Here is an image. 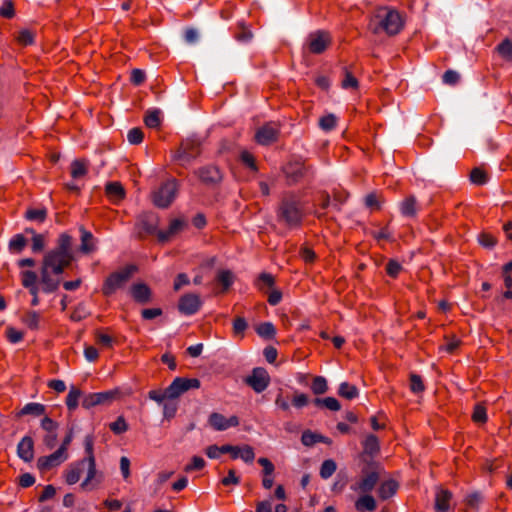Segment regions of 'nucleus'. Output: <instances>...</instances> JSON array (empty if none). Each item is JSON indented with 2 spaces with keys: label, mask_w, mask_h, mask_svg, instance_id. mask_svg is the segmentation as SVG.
<instances>
[{
  "label": "nucleus",
  "mask_w": 512,
  "mask_h": 512,
  "mask_svg": "<svg viewBox=\"0 0 512 512\" xmlns=\"http://www.w3.org/2000/svg\"><path fill=\"white\" fill-rule=\"evenodd\" d=\"M470 181L476 185H483L487 182V174L484 170L476 167L470 173Z\"/></svg>",
  "instance_id": "56"
},
{
  "label": "nucleus",
  "mask_w": 512,
  "mask_h": 512,
  "mask_svg": "<svg viewBox=\"0 0 512 512\" xmlns=\"http://www.w3.org/2000/svg\"><path fill=\"white\" fill-rule=\"evenodd\" d=\"M410 390L413 393H422L425 390V385L423 383L422 377L418 374L411 373L410 374Z\"/></svg>",
  "instance_id": "53"
},
{
  "label": "nucleus",
  "mask_w": 512,
  "mask_h": 512,
  "mask_svg": "<svg viewBox=\"0 0 512 512\" xmlns=\"http://www.w3.org/2000/svg\"><path fill=\"white\" fill-rule=\"evenodd\" d=\"M337 465L334 460H325L320 467V476L323 479L330 478L336 471Z\"/></svg>",
  "instance_id": "46"
},
{
  "label": "nucleus",
  "mask_w": 512,
  "mask_h": 512,
  "mask_svg": "<svg viewBox=\"0 0 512 512\" xmlns=\"http://www.w3.org/2000/svg\"><path fill=\"white\" fill-rule=\"evenodd\" d=\"M246 382L255 392L261 393L268 387L270 377L264 368H255Z\"/></svg>",
  "instance_id": "14"
},
{
  "label": "nucleus",
  "mask_w": 512,
  "mask_h": 512,
  "mask_svg": "<svg viewBox=\"0 0 512 512\" xmlns=\"http://www.w3.org/2000/svg\"><path fill=\"white\" fill-rule=\"evenodd\" d=\"M51 270L43 267L41 268V284L42 290L45 293H52L56 291L59 287L60 280L53 279L50 275Z\"/></svg>",
  "instance_id": "26"
},
{
  "label": "nucleus",
  "mask_w": 512,
  "mask_h": 512,
  "mask_svg": "<svg viewBox=\"0 0 512 512\" xmlns=\"http://www.w3.org/2000/svg\"><path fill=\"white\" fill-rule=\"evenodd\" d=\"M341 86L343 89H357L359 86L358 80L347 68H344V78Z\"/></svg>",
  "instance_id": "50"
},
{
  "label": "nucleus",
  "mask_w": 512,
  "mask_h": 512,
  "mask_svg": "<svg viewBox=\"0 0 512 512\" xmlns=\"http://www.w3.org/2000/svg\"><path fill=\"white\" fill-rule=\"evenodd\" d=\"M85 465L86 460H80L69 466L65 472V480L69 485L76 484L80 480Z\"/></svg>",
  "instance_id": "25"
},
{
  "label": "nucleus",
  "mask_w": 512,
  "mask_h": 512,
  "mask_svg": "<svg viewBox=\"0 0 512 512\" xmlns=\"http://www.w3.org/2000/svg\"><path fill=\"white\" fill-rule=\"evenodd\" d=\"M375 19L378 20L377 24L370 27L374 34H378L380 30L384 31L388 36L397 35L404 27V21L401 14L390 8H380L375 15Z\"/></svg>",
  "instance_id": "3"
},
{
  "label": "nucleus",
  "mask_w": 512,
  "mask_h": 512,
  "mask_svg": "<svg viewBox=\"0 0 512 512\" xmlns=\"http://www.w3.org/2000/svg\"><path fill=\"white\" fill-rule=\"evenodd\" d=\"M185 226V223L181 219H173L167 230L165 231H158L157 232V238L160 242L164 243L169 241L172 237L177 235L179 232L182 231L183 227Z\"/></svg>",
  "instance_id": "22"
},
{
  "label": "nucleus",
  "mask_w": 512,
  "mask_h": 512,
  "mask_svg": "<svg viewBox=\"0 0 512 512\" xmlns=\"http://www.w3.org/2000/svg\"><path fill=\"white\" fill-rule=\"evenodd\" d=\"M206 465L205 460L199 456H193L191 462L184 468L185 472L202 470Z\"/></svg>",
  "instance_id": "60"
},
{
  "label": "nucleus",
  "mask_w": 512,
  "mask_h": 512,
  "mask_svg": "<svg viewBox=\"0 0 512 512\" xmlns=\"http://www.w3.org/2000/svg\"><path fill=\"white\" fill-rule=\"evenodd\" d=\"M257 334L265 339H271L276 334V329L271 322H263L256 327Z\"/></svg>",
  "instance_id": "42"
},
{
  "label": "nucleus",
  "mask_w": 512,
  "mask_h": 512,
  "mask_svg": "<svg viewBox=\"0 0 512 512\" xmlns=\"http://www.w3.org/2000/svg\"><path fill=\"white\" fill-rule=\"evenodd\" d=\"M332 44L329 32L318 30L308 36L307 46L312 54H322Z\"/></svg>",
  "instance_id": "9"
},
{
  "label": "nucleus",
  "mask_w": 512,
  "mask_h": 512,
  "mask_svg": "<svg viewBox=\"0 0 512 512\" xmlns=\"http://www.w3.org/2000/svg\"><path fill=\"white\" fill-rule=\"evenodd\" d=\"M34 38H35L34 33L28 29L21 30L16 37L18 43L23 46L33 44Z\"/></svg>",
  "instance_id": "58"
},
{
  "label": "nucleus",
  "mask_w": 512,
  "mask_h": 512,
  "mask_svg": "<svg viewBox=\"0 0 512 512\" xmlns=\"http://www.w3.org/2000/svg\"><path fill=\"white\" fill-rule=\"evenodd\" d=\"M194 174L198 177L202 184L215 187L222 181V173L220 169L215 165H206L200 167L194 171Z\"/></svg>",
  "instance_id": "10"
},
{
  "label": "nucleus",
  "mask_w": 512,
  "mask_h": 512,
  "mask_svg": "<svg viewBox=\"0 0 512 512\" xmlns=\"http://www.w3.org/2000/svg\"><path fill=\"white\" fill-rule=\"evenodd\" d=\"M88 466L86 479L81 483V488L85 490L95 489L103 479L101 473L96 470V462H86Z\"/></svg>",
  "instance_id": "19"
},
{
  "label": "nucleus",
  "mask_w": 512,
  "mask_h": 512,
  "mask_svg": "<svg viewBox=\"0 0 512 512\" xmlns=\"http://www.w3.org/2000/svg\"><path fill=\"white\" fill-rule=\"evenodd\" d=\"M419 211V204L414 195H409L400 203V212L404 217L415 218Z\"/></svg>",
  "instance_id": "23"
},
{
  "label": "nucleus",
  "mask_w": 512,
  "mask_h": 512,
  "mask_svg": "<svg viewBox=\"0 0 512 512\" xmlns=\"http://www.w3.org/2000/svg\"><path fill=\"white\" fill-rule=\"evenodd\" d=\"M339 396L352 400L359 395V390L355 385L348 382H342L338 389Z\"/></svg>",
  "instance_id": "34"
},
{
  "label": "nucleus",
  "mask_w": 512,
  "mask_h": 512,
  "mask_svg": "<svg viewBox=\"0 0 512 512\" xmlns=\"http://www.w3.org/2000/svg\"><path fill=\"white\" fill-rule=\"evenodd\" d=\"M314 404L318 407H325L331 411H339L341 409L339 401L334 397L316 398Z\"/></svg>",
  "instance_id": "38"
},
{
  "label": "nucleus",
  "mask_w": 512,
  "mask_h": 512,
  "mask_svg": "<svg viewBox=\"0 0 512 512\" xmlns=\"http://www.w3.org/2000/svg\"><path fill=\"white\" fill-rule=\"evenodd\" d=\"M398 490V483L395 480L384 481L379 489L378 495L382 500L392 497Z\"/></svg>",
  "instance_id": "30"
},
{
  "label": "nucleus",
  "mask_w": 512,
  "mask_h": 512,
  "mask_svg": "<svg viewBox=\"0 0 512 512\" xmlns=\"http://www.w3.org/2000/svg\"><path fill=\"white\" fill-rule=\"evenodd\" d=\"M27 240L22 234H16L9 241V250L14 253H20L26 247Z\"/></svg>",
  "instance_id": "44"
},
{
  "label": "nucleus",
  "mask_w": 512,
  "mask_h": 512,
  "mask_svg": "<svg viewBox=\"0 0 512 512\" xmlns=\"http://www.w3.org/2000/svg\"><path fill=\"white\" fill-rule=\"evenodd\" d=\"M378 481L379 474L376 471L363 472L361 479L355 486H352V489L368 494L374 489Z\"/></svg>",
  "instance_id": "17"
},
{
  "label": "nucleus",
  "mask_w": 512,
  "mask_h": 512,
  "mask_svg": "<svg viewBox=\"0 0 512 512\" xmlns=\"http://www.w3.org/2000/svg\"><path fill=\"white\" fill-rule=\"evenodd\" d=\"M25 218L30 221L44 222L47 218L46 208H30L25 212Z\"/></svg>",
  "instance_id": "41"
},
{
  "label": "nucleus",
  "mask_w": 512,
  "mask_h": 512,
  "mask_svg": "<svg viewBox=\"0 0 512 512\" xmlns=\"http://www.w3.org/2000/svg\"><path fill=\"white\" fill-rule=\"evenodd\" d=\"M308 171L309 167L305 166L304 163L299 161L290 162L284 168V173L290 183L298 182L308 173Z\"/></svg>",
  "instance_id": "18"
},
{
  "label": "nucleus",
  "mask_w": 512,
  "mask_h": 512,
  "mask_svg": "<svg viewBox=\"0 0 512 512\" xmlns=\"http://www.w3.org/2000/svg\"><path fill=\"white\" fill-rule=\"evenodd\" d=\"M230 449L231 448L226 447V445L221 447L217 445H210L206 448L205 453L210 459H217L221 454L226 453V451H229Z\"/></svg>",
  "instance_id": "59"
},
{
  "label": "nucleus",
  "mask_w": 512,
  "mask_h": 512,
  "mask_svg": "<svg viewBox=\"0 0 512 512\" xmlns=\"http://www.w3.org/2000/svg\"><path fill=\"white\" fill-rule=\"evenodd\" d=\"M40 320L41 316L36 311H27L21 317V321L25 324L30 330H38L40 328Z\"/></svg>",
  "instance_id": "32"
},
{
  "label": "nucleus",
  "mask_w": 512,
  "mask_h": 512,
  "mask_svg": "<svg viewBox=\"0 0 512 512\" xmlns=\"http://www.w3.org/2000/svg\"><path fill=\"white\" fill-rule=\"evenodd\" d=\"M84 449L86 457L83 460H86V462H95L94 437L92 435L85 436Z\"/></svg>",
  "instance_id": "51"
},
{
  "label": "nucleus",
  "mask_w": 512,
  "mask_h": 512,
  "mask_svg": "<svg viewBox=\"0 0 512 512\" xmlns=\"http://www.w3.org/2000/svg\"><path fill=\"white\" fill-rule=\"evenodd\" d=\"M95 341L98 345L105 348H111L114 342L111 336H109L108 334H104L101 331L95 332Z\"/></svg>",
  "instance_id": "63"
},
{
  "label": "nucleus",
  "mask_w": 512,
  "mask_h": 512,
  "mask_svg": "<svg viewBox=\"0 0 512 512\" xmlns=\"http://www.w3.org/2000/svg\"><path fill=\"white\" fill-rule=\"evenodd\" d=\"M81 395L82 393L78 388L74 386L71 387L66 397V405L69 411H74L78 407Z\"/></svg>",
  "instance_id": "40"
},
{
  "label": "nucleus",
  "mask_w": 512,
  "mask_h": 512,
  "mask_svg": "<svg viewBox=\"0 0 512 512\" xmlns=\"http://www.w3.org/2000/svg\"><path fill=\"white\" fill-rule=\"evenodd\" d=\"M17 454L25 462H31L34 458V442L30 436H25L17 445Z\"/></svg>",
  "instance_id": "21"
},
{
  "label": "nucleus",
  "mask_w": 512,
  "mask_h": 512,
  "mask_svg": "<svg viewBox=\"0 0 512 512\" xmlns=\"http://www.w3.org/2000/svg\"><path fill=\"white\" fill-rule=\"evenodd\" d=\"M144 122L149 128H157L161 122L159 110L148 111L145 115Z\"/></svg>",
  "instance_id": "54"
},
{
  "label": "nucleus",
  "mask_w": 512,
  "mask_h": 512,
  "mask_svg": "<svg viewBox=\"0 0 512 512\" xmlns=\"http://www.w3.org/2000/svg\"><path fill=\"white\" fill-rule=\"evenodd\" d=\"M279 127L270 122L260 127L255 133V141L260 145H270L277 141L279 137Z\"/></svg>",
  "instance_id": "12"
},
{
  "label": "nucleus",
  "mask_w": 512,
  "mask_h": 512,
  "mask_svg": "<svg viewBox=\"0 0 512 512\" xmlns=\"http://www.w3.org/2000/svg\"><path fill=\"white\" fill-rule=\"evenodd\" d=\"M68 458V454H63L60 450H56L48 456H42L37 460V467L40 471H48L53 467L59 466Z\"/></svg>",
  "instance_id": "16"
},
{
  "label": "nucleus",
  "mask_w": 512,
  "mask_h": 512,
  "mask_svg": "<svg viewBox=\"0 0 512 512\" xmlns=\"http://www.w3.org/2000/svg\"><path fill=\"white\" fill-rule=\"evenodd\" d=\"M159 218L153 212H143L136 219V229L138 236L144 238L148 235H157Z\"/></svg>",
  "instance_id": "7"
},
{
  "label": "nucleus",
  "mask_w": 512,
  "mask_h": 512,
  "mask_svg": "<svg viewBox=\"0 0 512 512\" xmlns=\"http://www.w3.org/2000/svg\"><path fill=\"white\" fill-rule=\"evenodd\" d=\"M306 217V209L301 198L288 191L281 195L276 208L277 222L289 230L300 229Z\"/></svg>",
  "instance_id": "1"
},
{
  "label": "nucleus",
  "mask_w": 512,
  "mask_h": 512,
  "mask_svg": "<svg viewBox=\"0 0 512 512\" xmlns=\"http://www.w3.org/2000/svg\"><path fill=\"white\" fill-rule=\"evenodd\" d=\"M311 389L316 395L324 394L328 390L326 379L322 376L314 377L311 384Z\"/></svg>",
  "instance_id": "49"
},
{
  "label": "nucleus",
  "mask_w": 512,
  "mask_h": 512,
  "mask_svg": "<svg viewBox=\"0 0 512 512\" xmlns=\"http://www.w3.org/2000/svg\"><path fill=\"white\" fill-rule=\"evenodd\" d=\"M248 324L245 318L243 317H236L233 321V333L235 336H240L241 338L244 337V332L247 329Z\"/></svg>",
  "instance_id": "57"
},
{
  "label": "nucleus",
  "mask_w": 512,
  "mask_h": 512,
  "mask_svg": "<svg viewBox=\"0 0 512 512\" xmlns=\"http://www.w3.org/2000/svg\"><path fill=\"white\" fill-rule=\"evenodd\" d=\"M401 271H402V266L398 261H396L394 259H390L387 262L386 273L391 278H397Z\"/></svg>",
  "instance_id": "61"
},
{
  "label": "nucleus",
  "mask_w": 512,
  "mask_h": 512,
  "mask_svg": "<svg viewBox=\"0 0 512 512\" xmlns=\"http://www.w3.org/2000/svg\"><path fill=\"white\" fill-rule=\"evenodd\" d=\"M81 232V245L80 251L85 254H89L96 250V240L93 234L86 230L84 227H80Z\"/></svg>",
  "instance_id": "27"
},
{
  "label": "nucleus",
  "mask_w": 512,
  "mask_h": 512,
  "mask_svg": "<svg viewBox=\"0 0 512 512\" xmlns=\"http://www.w3.org/2000/svg\"><path fill=\"white\" fill-rule=\"evenodd\" d=\"M46 407L41 403L31 402L26 404L18 413V416L32 415L35 417L45 414Z\"/></svg>",
  "instance_id": "31"
},
{
  "label": "nucleus",
  "mask_w": 512,
  "mask_h": 512,
  "mask_svg": "<svg viewBox=\"0 0 512 512\" xmlns=\"http://www.w3.org/2000/svg\"><path fill=\"white\" fill-rule=\"evenodd\" d=\"M301 442L305 446H313L316 443H325V444H331L332 441L330 438L323 436L321 434L312 432L310 430H306L302 433L301 436Z\"/></svg>",
  "instance_id": "28"
},
{
  "label": "nucleus",
  "mask_w": 512,
  "mask_h": 512,
  "mask_svg": "<svg viewBox=\"0 0 512 512\" xmlns=\"http://www.w3.org/2000/svg\"><path fill=\"white\" fill-rule=\"evenodd\" d=\"M472 420L475 423H481L484 424L487 421V412L486 407L482 404H477L474 407V411L472 413Z\"/></svg>",
  "instance_id": "55"
},
{
  "label": "nucleus",
  "mask_w": 512,
  "mask_h": 512,
  "mask_svg": "<svg viewBox=\"0 0 512 512\" xmlns=\"http://www.w3.org/2000/svg\"><path fill=\"white\" fill-rule=\"evenodd\" d=\"M452 493L446 489H440L435 496V510L437 512H448L450 510V502Z\"/></svg>",
  "instance_id": "24"
},
{
  "label": "nucleus",
  "mask_w": 512,
  "mask_h": 512,
  "mask_svg": "<svg viewBox=\"0 0 512 512\" xmlns=\"http://www.w3.org/2000/svg\"><path fill=\"white\" fill-rule=\"evenodd\" d=\"M337 117L334 114L324 115L319 119V126L324 131H331L336 127Z\"/></svg>",
  "instance_id": "52"
},
{
  "label": "nucleus",
  "mask_w": 512,
  "mask_h": 512,
  "mask_svg": "<svg viewBox=\"0 0 512 512\" xmlns=\"http://www.w3.org/2000/svg\"><path fill=\"white\" fill-rule=\"evenodd\" d=\"M135 271L136 267L134 265H129L119 271L111 273L103 284V294L105 296L114 294L129 281Z\"/></svg>",
  "instance_id": "5"
},
{
  "label": "nucleus",
  "mask_w": 512,
  "mask_h": 512,
  "mask_svg": "<svg viewBox=\"0 0 512 512\" xmlns=\"http://www.w3.org/2000/svg\"><path fill=\"white\" fill-rule=\"evenodd\" d=\"M275 284V278L272 274L263 272L261 273L256 282L255 286L262 292H266V288H272Z\"/></svg>",
  "instance_id": "35"
},
{
  "label": "nucleus",
  "mask_w": 512,
  "mask_h": 512,
  "mask_svg": "<svg viewBox=\"0 0 512 512\" xmlns=\"http://www.w3.org/2000/svg\"><path fill=\"white\" fill-rule=\"evenodd\" d=\"M200 381L197 378H183L177 377L167 387L168 399H176L184 392L190 389H198L200 387Z\"/></svg>",
  "instance_id": "8"
},
{
  "label": "nucleus",
  "mask_w": 512,
  "mask_h": 512,
  "mask_svg": "<svg viewBox=\"0 0 512 512\" xmlns=\"http://www.w3.org/2000/svg\"><path fill=\"white\" fill-rule=\"evenodd\" d=\"M202 301L197 294L187 293L180 297L178 310L184 315H193L199 311Z\"/></svg>",
  "instance_id": "13"
},
{
  "label": "nucleus",
  "mask_w": 512,
  "mask_h": 512,
  "mask_svg": "<svg viewBox=\"0 0 512 512\" xmlns=\"http://www.w3.org/2000/svg\"><path fill=\"white\" fill-rule=\"evenodd\" d=\"M73 260L72 237L67 233H62L57 239L56 247L45 254L42 266L59 275L71 265Z\"/></svg>",
  "instance_id": "2"
},
{
  "label": "nucleus",
  "mask_w": 512,
  "mask_h": 512,
  "mask_svg": "<svg viewBox=\"0 0 512 512\" xmlns=\"http://www.w3.org/2000/svg\"><path fill=\"white\" fill-rule=\"evenodd\" d=\"M363 449L369 455L377 453L380 449L378 438L373 434L368 435L363 442Z\"/></svg>",
  "instance_id": "39"
},
{
  "label": "nucleus",
  "mask_w": 512,
  "mask_h": 512,
  "mask_svg": "<svg viewBox=\"0 0 512 512\" xmlns=\"http://www.w3.org/2000/svg\"><path fill=\"white\" fill-rule=\"evenodd\" d=\"M144 133L140 128H132L127 134L129 143L137 145L143 141Z\"/></svg>",
  "instance_id": "64"
},
{
  "label": "nucleus",
  "mask_w": 512,
  "mask_h": 512,
  "mask_svg": "<svg viewBox=\"0 0 512 512\" xmlns=\"http://www.w3.org/2000/svg\"><path fill=\"white\" fill-rule=\"evenodd\" d=\"M178 193V183L175 179L164 182L152 193V202L158 208H168Z\"/></svg>",
  "instance_id": "6"
},
{
  "label": "nucleus",
  "mask_w": 512,
  "mask_h": 512,
  "mask_svg": "<svg viewBox=\"0 0 512 512\" xmlns=\"http://www.w3.org/2000/svg\"><path fill=\"white\" fill-rule=\"evenodd\" d=\"M15 15L14 4L12 0H5L0 7V16L11 19Z\"/></svg>",
  "instance_id": "62"
},
{
  "label": "nucleus",
  "mask_w": 512,
  "mask_h": 512,
  "mask_svg": "<svg viewBox=\"0 0 512 512\" xmlns=\"http://www.w3.org/2000/svg\"><path fill=\"white\" fill-rule=\"evenodd\" d=\"M234 36L239 42L246 43L252 39L253 34L247 26H245L243 23H239Z\"/></svg>",
  "instance_id": "47"
},
{
  "label": "nucleus",
  "mask_w": 512,
  "mask_h": 512,
  "mask_svg": "<svg viewBox=\"0 0 512 512\" xmlns=\"http://www.w3.org/2000/svg\"><path fill=\"white\" fill-rule=\"evenodd\" d=\"M130 293L135 302L147 304L152 299V291L145 283H135L130 288Z\"/></svg>",
  "instance_id": "20"
},
{
  "label": "nucleus",
  "mask_w": 512,
  "mask_h": 512,
  "mask_svg": "<svg viewBox=\"0 0 512 512\" xmlns=\"http://www.w3.org/2000/svg\"><path fill=\"white\" fill-rule=\"evenodd\" d=\"M365 205L366 207L372 210H380L381 204L384 202L382 197L375 192L369 193L365 197Z\"/></svg>",
  "instance_id": "48"
},
{
  "label": "nucleus",
  "mask_w": 512,
  "mask_h": 512,
  "mask_svg": "<svg viewBox=\"0 0 512 512\" xmlns=\"http://www.w3.org/2000/svg\"><path fill=\"white\" fill-rule=\"evenodd\" d=\"M118 395V391H104L98 393H90L83 397L82 406L85 409H90L97 405L110 404Z\"/></svg>",
  "instance_id": "11"
},
{
  "label": "nucleus",
  "mask_w": 512,
  "mask_h": 512,
  "mask_svg": "<svg viewBox=\"0 0 512 512\" xmlns=\"http://www.w3.org/2000/svg\"><path fill=\"white\" fill-rule=\"evenodd\" d=\"M87 174V163L84 160H74L71 164V176L74 179L81 178Z\"/></svg>",
  "instance_id": "43"
},
{
  "label": "nucleus",
  "mask_w": 512,
  "mask_h": 512,
  "mask_svg": "<svg viewBox=\"0 0 512 512\" xmlns=\"http://www.w3.org/2000/svg\"><path fill=\"white\" fill-rule=\"evenodd\" d=\"M377 508V503L375 499L369 495L366 494L359 497L355 502V509L359 512H365V511H375Z\"/></svg>",
  "instance_id": "29"
},
{
  "label": "nucleus",
  "mask_w": 512,
  "mask_h": 512,
  "mask_svg": "<svg viewBox=\"0 0 512 512\" xmlns=\"http://www.w3.org/2000/svg\"><path fill=\"white\" fill-rule=\"evenodd\" d=\"M216 280L222 285V292H226L234 282V275L230 270H221L218 272Z\"/></svg>",
  "instance_id": "36"
},
{
  "label": "nucleus",
  "mask_w": 512,
  "mask_h": 512,
  "mask_svg": "<svg viewBox=\"0 0 512 512\" xmlns=\"http://www.w3.org/2000/svg\"><path fill=\"white\" fill-rule=\"evenodd\" d=\"M483 501V496L480 492H472L465 498V505L469 509L478 511L480 504Z\"/></svg>",
  "instance_id": "45"
},
{
  "label": "nucleus",
  "mask_w": 512,
  "mask_h": 512,
  "mask_svg": "<svg viewBox=\"0 0 512 512\" xmlns=\"http://www.w3.org/2000/svg\"><path fill=\"white\" fill-rule=\"evenodd\" d=\"M202 152V142L195 137L183 139L178 149L173 154V160L180 165L186 166L197 159Z\"/></svg>",
  "instance_id": "4"
},
{
  "label": "nucleus",
  "mask_w": 512,
  "mask_h": 512,
  "mask_svg": "<svg viewBox=\"0 0 512 512\" xmlns=\"http://www.w3.org/2000/svg\"><path fill=\"white\" fill-rule=\"evenodd\" d=\"M108 197L114 200H121L125 197V191L121 183L109 182L105 188Z\"/></svg>",
  "instance_id": "33"
},
{
  "label": "nucleus",
  "mask_w": 512,
  "mask_h": 512,
  "mask_svg": "<svg viewBox=\"0 0 512 512\" xmlns=\"http://www.w3.org/2000/svg\"><path fill=\"white\" fill-rule=\"evenodd\" d=\"M498 54L507 62H512V41L508 38L504 39L496 47Z\"/></svg>",
  "instance_id": "37"
},
{
  "label": "nucleus",
  "mask_w": 512,
  "mask_h": 512,
  "mask_svg": "<svg viewBox=\"0 0 512 512\" xmlns=\"http://www.w3.org/2000/svg\"><path fill=\"white\" fill-rule=\"evenodd\" d=\"M208 422L216 431H224L230 427H236L239 425V419L237 416L226 418L224 415L217 412H213L209 415Z\"/></svg>",
  "instance_id": "15"
}]
</instances>
